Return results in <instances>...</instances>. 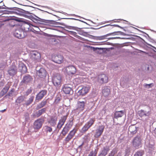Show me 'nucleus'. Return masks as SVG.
Returning <instances> with one entry per match:
<instances>
[{"instance_id": "nucleus-1", "label": "nucleus", "mask_w": 156, "mask_h": 156, "mask_svg": "<svg viewBox=\"0 0 156 156\" xmlns=\"http://www.w3.org/2000/svg\"><path fill=\"white\" fill-rule=\"evenodd\" d=\"M15 13L20 16H22L31 20L34 23L37 24H44L47 25L59 24L60 23L52 20H46L41 19L34 14L26 10H16Z\"/></svg>"}, {"instance_id": "nucleus-2", "label": "nucleus", "mask_w": 156, "mask_h": 156, "mask_svg": "<svg viewBox=\"0 0 156 156\" xmlns=\"http://www.w3.org/2000/svg\"><path fill=\"white\" fill-rule=\"evenodd\" d=\"M52 11H53V12H49L47 11L45 12L56 17H58L61 19H69V20L68 21V22L73 25L78 26L79 24V22H81L84 23L87 25H90L86 22L74 18H65L64 16V15H67L70 16L77 17L80 18V16L76 15L75 14H68L66 13L63 12L62 11L61 12L59 11H55V10H52Z\"/></svg>"}, {"instance_id": "nucleus-3", "label": "nucleus", "mask_w": 156, "mask_h": 156, "mask_svg": "<svg viewBox=\"0 0 156 156\" xmlns=\"http://www.w3.org/2000/svg\"><path fill=\"white\" fill-rule=\"evenodd\" d=\"M12 11L9 10H0V13L2 14L0 15L1 17H4L3 19V22H5V24L7 26L11 27H13L16 25H18V22H21V20L14 16H4L5 14H9L11 13Z\"/></svg>"}, {"instance_id": "nucleus-4", "label": "nucleus", "mask_w": 156, "mask_h": 156, "mask_svg": "<svg viewBox=\"0 0 156 156\" xmlns=\"http://www.w3.org/2000/svg\"><path fill=\"white\" fill-rule=\"evenodd\" d=\"M30 23L24 21L21 28L16 30L14 33V35L19 39H22L25 37L27 35L25 31L26 29H29Z\"/></svg>"}, {"instance_id": "nucleus-5", "label": "nucleus", "mask_w": 156, "mask_h": 156, "mask_svg": "<svg viewBox=\"0 0 156 156\" xmlns=\"http://www.w3.org/2000/svg\"><path fill=\"white\" fill-rule=\"evenodd\" d=\"M85 104L86 102L84 101H78L76 108L73 110V112L76 114H79L82 112L84 110Z\"/></svg>"}, {"instance_id": "nucleus-6", "label": "nucleus", "mask_w": 156, "mask_h": 156, "mask_svg": "<svg viewBox=\"0 0 156 156\" xmlns=\"http://www.w3.org/2000/svg\"><path fill=\"white\" fill-rule=\"evenodd\" d=\"M52 82L56 88H59L61 85L62 78L59 74H57L52 78Z\"/></svg>"}, {"instance_id": "nucleus-7", "label": "nucleus", "mask_w": 156, "mask_h": 156, "mask_svg": "<svg viewBox=\"0 0 156 156\" xmlns=\"http://www.w3.org/2000/svg\"><path fill=\"white\" fill-rule=\"evenodd\" d=\"M142 139L140 136L137 135L133 138L132 143L133 147L135 148H138L141 145Z\"/></svg>"}, {"instance_id": "nucleus-8", "label": "nucleus", "mask_w": 156, "mask_h": 156, "mask_svg": "<svg viewBox=\"0 0 156 156\" xmlns=\"http://www.w3.org/2000/svg\"><path fill=\"white\" fill-rule=\"evenodd\" d=\"M44 122V119H37L33 123V128L35 130H39L41 128Z\"/></svg>"}, {"instance_id": "nucleus-9", "label": "nucleus", "mask_w": 156, "mask_h": 156, "mask_svg": "<svg viewBox=\"0 0 156 156\" xmlns=\"http://www.w3.org/2000/svg\"><path fill=\"white\" fill-rule=\"evenodd\" d=\"M105 126L101 125L98 126L95 130L94 136L96 138L99 137L103 133L105 129Z\"/></svg>"}, {"instance_id": "nucleus-10", "label": "nucleus", "mask_w": 156, "mask_h": 156, "mask_svg": "<svg viewBox=\"0 0 156 156\" xmlns=\"http://www.w3.org/2000/svg\"><path fill=\"white\" fill-rule=\"evenodd\" d=\"M33 80V77L30 75L27 74L23 77L21 83L26 85L29 84L32 82Z\"/></svg>"}, {"instance_id": "nucleus-11", "label": "nucleus", "mask_w": 156, "mask_h": 156, "mask_svg": "<svg viewBox=\"0 0 156 156\" xmlns=\"http://www.w3.org/2000/svg\"><path fill=\"white\" fill-rule=\"evenodd\" d=\"M47 94V90H42L40 91L36 96L35 99V102H38L41 100L44 96Z\"/></svg>"}, {"instance_id": "nucleus-12", "label": "nucleus", "mask_w": 156, "mask_h": 156, "mask_svg": "<svg viewBox=\"0 0 156 156\" xmlns=\"http://www.w3.org/2000/svg\"><path fill=\"white\" fill-rule=\"evenodd\" d=\"M98 80L101 84L106 83L108 81V76L105 74H99L98 76Z\"/></svg>"}, {"instance_id": "nucleus-13", "label": "nucleus", "mask_w": 156, "mask_h": 156, "mask_svg": "<svg viewBox=\"0 0 156 156\" xmlns=\"http://www.w3.org/2000/svg\"><path fill=\"white\" fill-rule=\"evenodd\" d=\"M67 117L68 115H66L61 117L57 126V128L58 130L60 129L64 125L67 119Z\"/></svg>"}, {"instance_id": "nucleus-14", "label": "nucleus", "mask_w": 156, "mask_h": 156, "mask_svg": "<svg viewBox=\"0 0 156 156\" xmlns=\"http://www.w3.org/2000/svg\"><path fill=\"white\" fill-rule=\"evenodd\" d=\"M47 72L46 70L43 68H41L40 69L37 70L36 74L37 76L40 78L44 79L46 76Z\"/></svg>"}, {"instance_id": "nucleus-15", "label": "nucleus", "mask_w": 156, "mask_h": 156, "mask_svg": "<svg viewBox=\"0 0 156 156\" xmlns=\"http://www.w3.org/2000/svg\"><path fill=\"white\" fill-rule=\"evenodd\" d=\"M66 71L69 75H74L76 72V69L75 66L73 65H69L66 67Z\"/></svg>"}, {"instance_id": "nucleus-16", "label": "nucleus", "mask_w": 156, "mask_h": 156, "mask_svg": "<svg viewBox=\"0 0 156 156\" xmlns=\"http://www.w3.org/2000/svg\"><path fill=\"white\" fill-rule=\"evenodd\" d=\"M17 68L15 65L12 64L9 68L8 73L10 76H13L15 75L17 72Z\"/></svg>"}, {"instance_id": "nucleus-17", "label": "nucleus", "mask_w": 156, "mask_h": 156, "mask_svg": "<svg viewBox=\"0 0 156 156\" xmlns=\"http://www.w3.org/2000/svg\"><path fill=\"white\" fill-rule=\"evenodd\" d=\"M30 55L31 59L34 61H38L40 59V54L36 51H32L30 53Z\"/></svg>"}, {"instance_id": "nucleus-18", "label": "nucleus", "mask_w": 156, "mask_h": 156, "mask_svg": "<svg viewBox=\"0 0 156 156\" xmlns=\"http://www.w3.org/2000/svg\"><path fill=\"white\" fill-rule=\"evenodd\" d=\"M52 59L53 61L58 64H61L63 61V57L60 55L53 56Z\"/></svg>"}, {"instance_id": "nucleus-19", "label": "nucleus", "mask_w": 156, "mask_h": 156, "mask_svg": "<svg viewBox=\"0 0 156 156\" xmlns=\"http://www.w3.org/2000/svg\"><path fill=\"white\" fill-rule=\"evenodd\" d=\"M70 86L69 84H65L63 86L62 90L65 94H69L71 92H72V88Z\"/></svg>"}, {"instance_id": "nucleus-20", "label": "nucleus", "mask_w": 156, "mask_h": 156, "mask_svg": "<svg viewBox=\"0 0 156 156\" xmlns=\"http://www.w3.org/2000/svg\"><path fill=\"white\" fill-rule=\"evenodd\" d=\"M57 117L55 115H52L50 117L48 120V122L51 126L54 127L56 124Z\"/></svg>"}, {"instance_id": "nucleus-21", "label": "nucleus", "mask_w": 156, "mask_h": 156, "mask_svg": "<svg viewBox=\"0 0 156 156\" xmlns=\"http://www.w3.org/2000/svg\"><path fill=\"white\" fill-rule=\"evenodd\" d=\"M19 70L22 74L26 73L27 72V69L25 65L23 62L19 63L18 66Z\"/></svg>"}, {"instance_id": "nucleus-22", "label": "nucleus", "mask_w": 156, "mask_h": 156, "mask_svg": "<svg viewBox=\"0 0 156 156\" xmlns=\"http://www.w3.org/2000/svg\"><path fill=\"white\" fill-rule=\"evenodd\" d=\"M89 90V87L83 86L78 91V94L79 95L84 96L88 92Z\"/></svg>"}, {"instance_id": "nucleus-23", "label": "nucleus", "mask_w": 156, "mask_h": 156, "mask_svg": "<svg viewBox=\"0 0 156 156\" xmlns=\"http://www.w3.org/2000/svg\"><path fill=\"white\" fill-rule=\"evenodd\" d=\"M138 114L140 117L144 116L148 117L151 114V112L150 111L147 112L144 110L141 109L138 112Z\"/></svg>"}, {"instance_id": "nucleus-24", "label": "nucleus", "mask_w": 156, "mask_h": 156, "mask_svg": "<svg viewBox=\"0 0 156 156\" xmlns=\"http://www.w3.org/2000/svg\"><path fill=\"white\" fill-rule=\"evenodd\" d=\"M138 127L134 125L130 126L129 128V131L130 132V135H134L136 134L138 131Z\"/></svg>"}, {"instance_id": "nucleus-25", "label": "nucleus", "mask_w": 156, "mask_h": 156, "mask_svg": "<svg viewBox=\"0 0 156 156\" xmlns=\"http://www.w3.org/2000/svg\"><path fill=\"white\" fill-rule=\"evenodd\" d=\"M103 95L105 97H107L110 94V90L107 86H105L102 90Z\"/></svg>"}, {"instance_id": "nucleus-26", "label": "nucleus", "mask_w": 156, "mask_h": 156, "mask_svg": "<svg viewBox=\"0 0 156 156\" xmlns=\"http://www.w3.org/2000/svg\"><path fill=\"white\" fill-rule=\"evenodd\" d=\"M125 114V111L121 110L120 111H116L114 113V118L117 119L119 118Z\"/></svg>"}, {"instance_id": "nucleus-27", "label": "nucleus", "mask_w": 156, "mask_h": 156, "mask_svg": "<svg viewBox=\"0 0 156 156\" xmlns=\"http://www.w3.org/2000/svg\"><path fill=\"white\" fill-rule=\"evenodd\" d=\"M47 99L44 100L42 101L40 103H39V104L37 105L36 107V110H38L43 107L46 105L47 103Z\"/></svg>"}, {"instance_id": "nucleus-28", "label": "nucleus", "mask_w": 156, "mask_h": 156, "mask_svg": "<svg viewBox=\"0 0 156 156\" xmlns=\"http://www.w3.org/2000/svg\"><path fill=\"white\" fill-rule=\"evenodd\" d=\"M110 146L107 145L103 147L100 152L106 155L110 150Z\"/></svg>"}, {"instance_id": "nucleus-29", "label": "nucleus", "mask_w": 156, "mask_h": 156, "mask_svg": "<svg viewBox=\"0 0 156 156\" xmlns=\"http://www.w3.org/2000/svg\"><path fill=\"white\" fill-rule=\"evenodd\" d=\"M9 87L8 85H6L2 90L0 92V97H1L5 95L8 91Z\"/></svg>"}, {"instance_id": "nucleus-30", "label": "nucleus", "mask_w": 156, "mask_h": 156, "mask_svg": "<svg viewBox=\"0 0 156 156\" xmlns=\"http://www.w3.org/2000/svg\"><path fill=\"white\" fill-rule=\"evenodd\" d=\"M34 98V96H30L28 99L27 101H25V103H24V105L26 106H28L30 105L33 102Z\"/></svg>"}, {"instance_id": "nucleus-31", "label": "nucleus", "mask_w": 156, "mask_h": 156, "mask_svg": "<svg viewBox=\"0 0 156 156\" xmlns=\"http://www.w3.org/2000/svg\"><path fill=\"white\" fill-rule=\"evenodd\" d=\"M25 97L23 96H19L15 101L16 105H19L20 104L23 102L24 101Z\"/></svg>"}, {"instance_id": "nucleus-32", "label": "nucleus", "mask_w": 156, "mask_h": 156, "mask_svg": "<svg viewBox=\"0 0 156 156\" xmlns=\"http://www.w3.org/2000/svg\"><path fill=\"white\" fill-rule=\"evenodd\" d=\"M69 130V129L65 126L60 133V135L62 137V138H63L65 136Z\"/></svg>"}, {"instance_id": "nucleus-33", "label": "nucleus", "mask_w": 156, "mask_h": 156, "mask_svg": "<svg viewBox=\"0 0 156 156\" xmlns=\"http://www.w3.org/2000/svg\"><path fill=\"white\" fill-rule=\"evenodd\" d=\"M43 130L47 133H51L52 131V129L51 126H45L43 127Z\"/></svg>"}, {"instance_id": "nucleus-34", "label": "nucleus", "mask_w": 156, "mask_h": 156, "mask_svg": "<svg viewBox=\"0 0 156 156\" xmlns=\"http://www.w3.org/2000/svg\"><path fill=\"white\" fill-rule=\"evenodd\" d=\"M2 0L0 2V9H9L10 10H12L13 9L16 8L15 7H7L3 4V3L2 2Z\"/></svg>"}, {"instance_id": "nucleus-35", "label": "nucleus", "mask_w": 156, "mask_h": 156, "mask_svg": "<svg viewBox=\"0 0 156 156\" xmlns=\"http://www.w3.org/2000/svg\"><path fill=\"white\" fill-rule=\"evenodd\" d=\"M46 111V108H43L40 110H39L37 112H36V114L37 116L39 117L41 115L45 113Z\"/></svg>"}, {"instance_id": "nucleus-36", "label": "nucleus", "mask_w": 156, "mask_h": 156, "mask_svg": "<svg viewBox=\"0 0 156 156\" xmlns=\"http://www.w3.org/2000/svg\"><path fill=\"white\" fill-rule=\"evenodd\" d=\"M95 121V119L94 118H90L86 124L90 128L93 125Z\"/></svg>"}, {"instance_id": "nucleus-37", "label": "nucleus", "mask_w": 156, "mask_h": 156, "mask_svg": "<svg viewBox=\"0 0 156 156\" xmlns=\"http://www.w3.org/2000/svg\"><path fill=\"white\" fill-rule=\"evenodd\" d=\"M73 119L72 118L71 119V120H70L65 125V126L67 128L69 129H70V128L72 127L73 124Z\"/></svg>"}, {"instance_id": "nucleus-38", "label": "nucleus", "mask_w": 156, "mask_h": 156, "mask_svg": "<svg viewBox=\"0 0 156 156\" xmlns=\"http://www.w3.org/2000/svg\"><path fill=\"white\" fill-rule=\"evenodd\" d=\"M119 34H121V35H125L124 33L122 32L118 31H116V32H114L112 33H110L109 34H106V35L107 37L108 36L111 35H119Z\"/></svg>"}, {"instance_id": "nucleus-39", "label": "nucleus", "mask_w": 156, "mask_h": 156, "mask_svg": "<svg viewBox=\"0 0 156 156\" xmlns=\"http://www.w3.org/2000/svg\"><path fill=\"white\" fill-rule=\"evenodd\" d=\"M113 26L114 27H119V28H122V29H123V28L122 27H120V26L118 25H116V24H114V25H110V24H107V25H106L104 26H102L101 27H100L99 28H95L94 27H91L90 28V29H93V30H96V29H99L101 28H102V27H105L106 26Z\"/></svg>"}, {"instance_id": "nucleus-40", "label": "nucleus", "mask_w": 156, "mask_h": 156, "mask_svg": "<svg viewBox=\"0 0 156 156\" xmlns=\"http://www.w3.org/2000/svg\"><path fill=\"white\" fill-rule=\"evenodd\" d=\"M144 154V152L142 150L137 151L135 154L134 156H142Z\"/></svg>"}, {"instance_id": "nucleus-41", "label": "nucleus", "mask_w": 156, "mask_h": 156, "mask_svg": "<svg viewBox=\"0 0 156 156\" xmlns=\"http://www.w3.org/2000/svg\"><path fill=\"white\" fill-rule=\"evenodd\" d=\"M77 131V129H76L74 128L72 130L70 131L68 134L73 137Z\"/></svg>"}, {"instance_id": "nucleus-42", "label": "nucleus", "mask_w": 156, "mask_h": 156, "mask_svg": "<svg viewBox=\"0 0 156 156\" xmlns=\"http://www.w3.org/2000/svg\"><path fill=\"white\" fill-rule=\"evenodd\" d=\"M89 128H90V127H89L86 123L81 129V132L82 133L85 132Z\"/></svg>"}, {"instance_id": "nucleus-43", "label": "nucleus", "mask_w": 156, "mask_h": 156, "mask_svg": "<svg viewBox=\"0 0 156 156\" xmlns=\"http://www.w3.org/2000/svg\"><path fill=\"white\" fill-rule=\"evenodd\" d=\"M84 140L87 142H88L90 140V134L89 133H87V135L84 136L83 137Z\"/></svg>"}, {"instance_id": "nucleus-44", "label": "nucleus", "mask_w": 156, "mask_h": 156, "mask_svg": "<svg viewBox=\"0 0 156 156\" xmlns=\"http://www.w3.org/2000/svg\"><path fill=\"white\" fill-rule=\"evenodd\" d=\"M117 150L116 149L114 148L109 154L108 156H114L115 154L117 153Z\"/></svg>"}, {"instance_id": "nucleus-45", "label": "nucleus", "mask_w": 156, "mask_h": 156, "mask_svg": "<svg viewBox=\"0 0 156 156\" xmlns=\"http://www.w3.org/2000/svg\"><path fill=\"white\" fill-rule=\"evenodd\" d=\"M72 136L68 134L67 136L65 137L64 141L66 143L69 142L73 138Z\"/></svg>"}, {"instance_id": "nucleus-46", "label": "nucleus", "mask_w": 156, "mask_h": 156, "mask_svg": "<svg viewBox=\"0 0 156 156\" xmlns=\"http://www.w3.org/2000/svg\"><path fill=\"white\" fill-rule=\"evenodd\" d=\"M97 154V152L95 149L94 151H92L89 154L88 156H96Z\"/></svg>"}, {"instance_id": "nucleus-47", "label": "nucleus", "mask_w": 156, "mask_h": 156, "mask_svg": "<svg viewBox=\"0 0 156 156\" xmlns=\"http://www.w3.org/2000/svg\"><path fill=\"white\" fill-rule=\"evenodd\" d=\"M144 86L145 88H149L153 86L154 84L153 83H151L149 84L145 83L144 85Z\"/></svg>"}, {"instance_id": "nucleus-48", "label": "nucleus", "mask_w": 156, "mask_h": 156, "mask_svg": "<svg viewBox=\"0 0 156 156\" xmlns=\"http://www.w3.org/2000/svg\"><path fill=\"white\" fill-rule=\"evenodd\" d=\"M66 28H68L69 29H73V30H76L77 29H79L78 27L73 26H66Z\"/></svg>"}, {"instance_id": "nucleus-49", "label": "nucleus", "mask_w": 156, "mask_h": 156, "mask_svg": "<svg viewBox=\"0 0 156 156\" xmlns=\"http://www.w3.org/2000/svg\"><path fill=\"white\" fill-rule=\"evenodd\" d=\"M61 99L59 97H57L55 100V103L56 104H57L59 103L60 101H61Z\"/></svg>"}, {"instance_id": "nucleus-50", "label": "nucleus", "mask_w": 156, "mask_h": 156, "mask_svg": "<svg viewBox=\"0 0 156 156\" xmlns=\"http://www.w3.org/2000/svg\"><path fill=\"white\" fill-rule=\"evenodd\" d=\"M32 91V89L31 87H30L29 89H28L26 92V94L27 95H28L29 94L31 93Z\"/></svg>"}, {"instance_id": "nucleus-51", "label": "nucleus", "mask_w": 156, "mask_h": 156, "mask_svg": "<svg viewBox=\"0 0 156 156\" xmlns=\"http://www.w3.org/2000/svg\"><path fill=\"white\" fill-rule=\"evenodd\" d=\"M107 37L106 34L97 37L98 39L99 40H102L106 38V37Z\"/></svg>"}, {"instance_id": "nucleus-52", "label": "nucleus", "mask_w": 156, "mask_h": 156, "mask_svg": "<svg viewBox=\"0 0 156 156\" xmlns=\"http://www.w3.org/2000/svg\"><path fill=\"white\" fill-rule=\"evenodd\" d=\"M24 116L25 117L26 121H27L28 119H29V115L27 112L25 113Z\"/></svg>"}, {"instance_id": "nucleus-53", "label": "nucleus", "mask_w": 156, "mask_h": 156, "mask_svg": "<svg viewBox=\"0 0 156 156\" xmlns=\"http://www.w3.org/2000/svg\"><path fill=\"white\" fill-rule=\"evenodd\" d=\"M68 32L70 34L73 35L75 37L76 35V32L72 31H68Z\"/></svg>"}, {"instance_id": "nucleus-54", "label": "nucleus", "mask_w": 156, "mask_h": 156, "mask_svg": "<svg viewBox=\"0 0 156 156\" xmlns=\"http://www.w3.org/2000/svg\"><path fill=\"white\" fill-rule=\"evenodd\" d=\"M5 24H6L5 22H3V19H2L0 22V28L2 26Z\"/></svg>"}, {"instance_id": "nucleus-55", "label": "nucleus", "mask_w": 156, "mask_h": 156, "mask_svg": "<svg viewBox=\"0 0 156 156\" xmlns=\"http://www.w3.org/2000/svg\"><path fill=\"white\" fill-rule=\"evenodd\" d=\"M103 49L101 48H94V51H97L98 52L99 50H102Z\"/></svg>"}, {"instance_id": "nucleus-56", "label": "nucleus", "mask_w": 156, "mask_h": 156, "mask_svg": "<svg viewBox=\"0 0 156 156\" xmlns=\"http://www.w3.org/2000/svg\"><path fill=\"white\" fill-rule=\"evenodd\" d=\"M121 38L119 37H112L108 38V40L114 39H120Z\"/></svg>"}, {"instance_id": "nucleus-57", "label": "nucleus", "mask_w": 156, "mask_h": 156, "mask_svg": "<svg viewBox=\"0 0 156 156\" xmlns=\"http://www.w3.org/2000/svg\"><path fill=\"white\" fill-rule=\"evenodd\" d=\"M5 65L3 64H1V65H0V69L1 70L5 68Z\"/></svg>"}, {"instance_id": "nucleus-58", "label": "nucleus", "mask_w": 156, "mask_h": 156, "mask_svg": "<svg viewBox=\"0 0 156 156\" xmlns=\"http://www.w3.org/2000/svg\"><path fill=\"white\" fill-rule=\"evenodd\" d=\"M98 156H106V155L100 152V153L98 154Z\"/></svg>"}, {"instance_id": "nucleus-59", "label": "nucleus", "mask_w": 156, "mask_h": 156, "mask_svg": "<svg viewBox=\"0 0 156 156\" xmlns=\"http://www.w3.org/2000/svg\"><path fill=\"white\" fill-rule=\"evenodd\" d=\"M12 94V92H10L9 91L8 92V93L7 94V95H6L5 96H10Z\"/></svg>"}, {"instance_id": "nucleus-60", "label": "nucleus", "mask_w": 156, "mask_h": 156, "mask_svg": "<svg viewBox=\"0 0 156 156\" xmlns=\"http://www.w3.org/2000/svg\"><path fill=\"white\" fill-rule=\"evenodd\" d=\"M45 35L47 37H51V35L48 34H45Z\"/></svg>"}, {"instance_id": "nucleus-61", "label": "nucleus", "mask_w": 156, "mask_h": 156, "mask_svg": "<svg viewBox=\"0 0 156 156\" xmlns=\"http://www.w3.org/2000/svg\"><path fill=\"white\" fill-rule=\"evenodd\" d=\"M82 146L81 145H79L78 146V148L80 149L81 150L82 149Z\"/></svg>"}, {"instance_id": "nucleus-62", "label": "nucleus", "mask_w": 156, "mask_h": 156, "mask_svg": "<svg viewBox=\"0 0 156 156\" xmlns=\"http://www.w3.org/2000/svg\"><path fill=\"white\" fill-rule=\"evenodd\" d=\"M5 111H6V109H4L3 110L0 111V112H3Z\"/></svg>"}, {"instance_id": "nucleus-63", "label": "nucleus", "mask_w": 156, "mask_h": 156, "mask_svg": "<svg viewBox=\"0 0 156 156\" xmlns=\"http://www.w3.org/2000/svg\"><path fill=\"white\" fill-rule=\"evenodd\" d=\"M88 20L89 21H90L92 23H93L94 24H96V23L92 21L91 20Z\"/></svg>"}, {"instance_id": "nucleus-64", "label": "nucleus", "mask_w": 156, "mask_h": 156, "mask_svg": "<svg viewBox=\"0 0 156 156\" xmlns=\"http://www.w3.org/2000/svg\"><path fill=\"white\" fill-rule=\"evenodd\" d=\"M154 133H155L156 134V128L154 130Z\"/></svg>"}]
</instances>
